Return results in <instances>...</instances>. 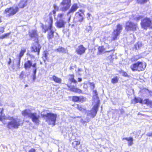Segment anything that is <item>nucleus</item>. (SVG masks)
Here are the masks:
<instances>
[{"label":"nucleus","instance_id":"1","mask_svg":"<svg viewBox=\"0 0 152 152\" xmlns=\"http://www.w3.org/2000/svg\"><path fill=\"white\" fill-rule=\"evenodd\" d=\"M93 104L94 105L93 108L90 111H86L81 105H77V109L80 111L87 113V116L94 118L96 115L98 110L99 100L97 91L96 90L93 91Z\"/></svg>","mask_w":152,"mask_h":152},{"label":"nucleus","instance_id":"2","mask_svg":"<svg viewBox=\"0 0 152 152\" xmlns=\"http://www.w3.org/2000/svg\"><path fill=\"white\" fill-rule=\"evenodd\" d=\"M22 115L24 116H27L31 118L32 121L36 124H38L40 121L39 119L40 117L39 115L36 113H32L30 110L29 109L25 110L22 112Z\"/></svg>","mask_w":152,"mask_h":152},{"label":"nucleus","instance_id":"3","mask_svg":"<svg viewBox=\"0 0 152 152\" xmlns=\"http://www.w3.org/2000/svg\"><path fill=\"white\" fill-rule=\"evenodd\" d=\"M42 117L44 118L46 121L49 124L54 126L55 125L57 115L52 113H47L46 114H41Z\"/></svg>","mask_w":152,"mask_h":152},{"label":"nucleus","instance_id":"4","mask_svg":"<svg viewBox=\"0 0 152 152\" xmlns=\"http://www.w3.org/2000/svg\"><path fill=\"white\" fill-rule=\"evenodd\" d=\"M146 64L141 62L138 61L137 63L132 64L130 68L133 71L140 72L144 70L146 66Z\"/></svg>","mask_w":152,"mask_h":152},{"label":"nucleus","instance_id":"5","mask_svg":"<svg viewBox=\"0 0 152 152\" xmlns=\"http://www.w3.org/2000/svg\"><path fill=\"white\" fill-rule=\"evenodd\" d=\"M7 119L10 120L7 125L8 128L10 129H17L20 125V121L18 119H14L13 117H8Z\"/></svg>","mask_w":152,"mask_h":152},{"label":"nucleus","instance_id":"6","mask_svg":"<svg viewBox=\"0 0 152 152\" xmlns=\"http://www.w3.org/2000/svg\"><path fill=\"white\" fill-rule=\"evenodd\" d=\"M49 20H48L47 21L49 23V26L48 28V31L50 32L48 34V38L49 40L52 39L53 37V33L54 32L52 31V25L53 22V17L52 14H49L48 16Z\"/></svg>","mask_w":152,"mask_h":152},{"label":"nucleus","instance_id":"7","mask_svg":"<svg viewBox=\"0 0 152 152\" xmlns=\"http://www.w3.org/2000/svg\"><path fill=\"white\" fill-rule=\"evenodd\" d=\"M141 25L142 28L146 29L147 27L152 28V17H146L141 20Z\"/></svg>","mask_w":152,"mask_h":152},{"label":"nucleus","instance_id":"8","mask_svg":"<svg viewBox=\"0 0 152 152\" xmlns=\"http://www.w3.org/2000/svg\"><path fill=\"white\" fill-rule=\"evenodd\" d=\"M122 30V25L120 24H118L117 26L116 29L114 30L113 33L112 37V40H115L117 39L118 36L120 34Z\"/></svg>","mask_w":152,"mask_h":152},{"label":"nucleus","instance_id":"9","mask_svg":"<svg viewBox=\"0 0 152 152\" xmlns=\"http://www.w3.org/2000/svg\"><path fill=\"white\" fill-rule=\"evenodd\" d=\"M18 11V8L17 7H14L5 9L4 12L9 16L13 15Z\"/></svg>","mask_w":152,"mask_h":152},{"label":"nucleus","instance_id":"10","mask_svg":"<svg viewBox=\"0 0 152 152\" xmlns=\"http://www.w3.org/2000/svg\"><path fill=\"white\" fill-rule=\"evenodd\" d=\"M137 28V25L136 23L130 21H128L126 23L125 28L127 31H135Z\"/></svg>","mask_w":152,"mask_h":152},{"label":"nucleus","instance_id":"11","mask_svg":"<svg viewBox=\"0 0 152 152\" xmlns=\"http://www.w3.org/2000/svg\"><path fill=\"white\" fill-rule=\"evenodd\" d=\"M35 42L32 45L31 50L34 52H37V54L38 55L41 48V46L39 44L38 40L35 41Z\"/></svg>","mask_w":152,"mask_h":152},{"label":"nucleus","instance_id":"12","mask_svg":"<svg viewBox=\"0 0 152 152\" xmlns=\"http://www.w3.org/2000/svg\"><path fill=\"white\" fill-rule=\"evenodd\" d=\"M29 35L31 39L35 41L38 40V34L35 30L30 31L29 32Z\"/></svg>","mask_w":152,"mask_h":152},{"label":"nucleus","instance_id":"13","mask_svg":"<svg viewBox=\"0 0 152 152\" xmlns=\"http://www.w3.org/2000/svg\"><path fill=\"white\" fill-rule=\"evenodd\" d=\"M86 50L83 45H80L76 48V52L78 54L82 55L85 53Z\"/></svg>","mask_w":152,"mask_h":152},{"label":"nucleus","instance_id":"14","mask_svg":"<svg viewBox=\"0 0 152 152\" xmlns=\"http://www.w3.org/2000/svg\"><path fill=\"white\" fill-rule=\"evenodd\" d=\"M66 22L62 19H59L56 23V27L58 28H64Z\"/></svg>","mask_w":152,"mask_h":152},{"label":"nucleus","instance_id":"15","mask_svg":"<svg viewBox=\"0 0 152 152\" xmlns=\"http://www.w3.org/2000/svg\"><path fill=\"white\" fill-rule=\"evenodd\" d=\"M78 8V7L76 4H74L72 6L70 9L67 13L68 16H69L71 13H73Z\"/></svg>","mask_w":152,"mask_h":152},{"label":"nucleus","instance_id":"16","mask_svg":"<svg viewBox=\"0 0 152 152\" xmlns=\"http://www.w3.org/2000/svg\"><path fill=\"white\" fill-rule=\"evenodd\" d=\"M33 64L32 61L28 60L26 61L24 64V66L26 70L30 69L31 66L33 67Z\"/></svg>","mask_w":152,"mask_h":152},{"label":"nucleus","instance_id":"17","mask_svg":"<svg viewBox=\"0 0 152 152\" xmlns=\"http://www.w3.org/2000/svg\"><path fill=\"white\" fill-rule=\"evenodd\" d=\"M67 86L69 88L70 90L72 91L78 93H82V91L81 90L78 88H75L74 86H69L68 85H67Z\"/></svg>","mask_w":152,"mask_h":152},{"label":"nucleus","instance_id":"18","mask_svg":"<svg viewBox=\"0 0 152 152\" xmlns=\"http://www.w3.org/2000/svg\"><path fill=\"white\" fill-rule=\"evenodd\" d=\"M61 10L63 12H65L69 8L71 5L60 4Z\"/></svg>","mask_w":152,"mask_h":152},{"label":"nucleus","instance_id":"19","mask_svg":"<svg viewBox=\"0 0 152 152\" xmlns=\"http://www.w3.org/2000/svg\"><path fill=\"white\" fill-rule=\"evenodd\" d=\"M51 80H53L55 82L58 83H60L62 81L61 78H59L55 75H54L52 77H50Z\"/></svg>","mask_w":152,"mask_h":152},{"label":"nucleus","instance_id":"20","mask_svg":"<svg viewBox=\"0 0 152 152\" xmlns=\"http://www.w3.org/2000/svg\"><path fill=\"white\" fill-rule=\"evenodd\" d=\"M126 140L128 141V144L129 146H132L133 144V139L132 137H129L123 138L122 139L123 140Z\"/></svg>","mask_w":152,"mask_h":152},{"label":"nucleus","instance_id":"21","mask_svg":"<svg viewBox=\"0 0 152 152\" xmlns=\"http://www.w3.org/2000/svg\"><path fill=\"white\" fill-rule=\"evenodd\" d=\"M55 51L63 53H66L67 52V50L66 49L61 47H59L57 49H55Z\"/></svg>","mask_w":152,"mask_h":152},{"label":"nucleus","instance_id":"22","mask_svg":"<svg viewBox=\"0 0 152 152\" xmlns=\"http://www.w3.org/2000/svg\"><path fill=\"white\" fill-rule=\"evenodd\" d=\"M132 102L134 104H135L138 102L140 104H142L143 102L142 101V100L141 98L140 97H135L132 100Z\"/></svg>","mask_w":152,"mask_h":152},{"label":"nucleus","instance_id":"23","mask_svg":"<svg viewBox=\"0 0 152 152\" xmlns=\"http://www.w3.org/2000/svg\"><path fill=\"white\" fill-rule=\"evenodd\" d=\"M28 0H22L19 4V6L20 8H23L27 4Z\"/></svg>","mask_w":152,"mask_h":152},{"label":"nucleus","instance_id":"24","mask_svg":"<svg viewBox=\"0 0 152 152\" xmlns=\"http://www.w3.org/2000/svg\"><path fill=\"white\" fill-rule=\"evenodd\" d=\"M143 103L152 108V101H150L148 99H145L143 100Z\"/></svg>","mask_w":152,"mask_h":152},{"label":"nucleus","instance_id":"25","mask_svg":"<svg viewBox=\"0 0 152 152\" xmlns=\"http://www.w3.org/2000/svg\"><path fill=\"white\" fill-rule=\"evenodd\" d=\"M80 12H81V13H79V12H77L76 13V16H78L80 17H81V20H80V21L82 22L83 20V16L84 15L83 13L82 12L81 10H79Z\"/></svg>","mask_w":152,"mask_h":152},{"label":"nucleus","instance_id":"26","mask_svg":"<svg viewBox=\"0 0 152 152\" xmlns=\"http://www.w3.org/2000/svg\"><path fill=\"white\" fill-rule=\"evenodd\" d=\"M70 77L69 78V80L72 83H76L77 81L74 78V76L73 75H70Z\"/></svg>","mask_w":152,"mask_h":152},{"label":"nucleus","instance_id":"27","mask_svg":"<svg viewBox=\"0 0 152 152\" xmlns=\"http://www.w3.org/2000/svg\"><path fill=\"white\" fill-rule=\"evenodd\" d=\"M98 50L100 53H101L104 52H109L111 51H104L105 49L104 47L103 46L99 47L98 48Z\"/></svg>","mask_w":152,"mask_h":152},{"label":"nucleus","instance_id":"28","mask_svg":"<svg viewBox=\"0 0 152 152\" xmlns=\"http://www.w3.org/2000/svg\"><path fill=\"white\" fill-rule=\"evenodd\" d=\"M61 4L71 5V0H63L61 3Z\"/></svg>","mask_w":152,"mask_h":152},{"label":"nucleus","instance_id":"29","mask_svg":"<svg viewBox=\"0 0 152 152\" xmlns=\"http://www.w3.org/2000/svg\"><path fill=\"white\" fill-rule=\"evenodd\" d=\"M26 52V50L25 49H21L18 58H21V57L23 56L24 53Z\"/></svg>","mask_w":152,"mask_h":152},{"label":"nucleus","instance_id":"30","mask_svg":"<svg viewBox=\"0 0 152 152\" xmlns=\"http://www.w3.org/2000/svg\"><path fill=\"white\" fill-rule=\"evenodd\" d=\"M10 32L0 37V39H3L7 38L10 34Z\"/></svg>","mask_w":152,"mask_h":152},{"label":"nucleus","instance_id":"31","mask_svg":"<svg viewBox=\"0 0 152 152\" xmlns=\"http://www.w3.org/2000/svg\"><path fill=\"white\" fill-rule=\"evenodd\" d=\"M142 44L141 42H138L135 45V48L136 49H138L140 48L142 46Z\"/></svg>","mask_w":152,"mask_h":152},{"label":"nucleus","instance_id":"32","mask_svg":"<svg viewBox=\"0 0 152 152\" xmlns=\"http://www.w3.org/2000/svg\"><path fill=\"white\" fill-rule=\"evenodd\" d=\"M80 142L79 141H75L72 143L73 146L75 148L76 146L80 144Z\"/></svg>","mask_w":152,"mask_h":152},{"label":"nucleus","instance_id":"33","mask_svg":"<svg viewBox=\"0 0 152 152\" xmlns=\"http://www.w3.org/2000/svg\"><path fill=\"white\" fill-rule=\"evenodd\" d=\"M149 0H137V2L139 4H143L146 3Z\"/></svg>","mask_w":152,"mask_h":152},{"label":"nucleus","instance_id":"34","mask_svg":"<svg viewBox=\"0 0 152 152\" xmlns=\"http://www.w3.org/2000/svg\"><path fill=\"white\" fill-rule=\"evenodd\" d=\"M37 64L36 63H34L33 65V67L34 68L33 70V75H36L37 68L36 67Z\"/></svg>","mask_w":152,"mask_h":152},{"label":"nucleus","instance_id":"35","mask_svg":"<svg viewBox=\"0 0 152 152\" xmlns=\"http://www.w3.org/2000/svg\"><path fill=\"white\" fill-rule=\"evenodd\" d=\"M119 73L121 74L122 75L125 77H128V75L127 73L124 71L122 70H119Z\"/></svg>","mask_w":152,"mask_h":152},{"label":"nucleus","instance_id":"36","mask_svg":"<svg viewBox=\"0 0 152 152\" xmlns=\"http://www.w3.org/2000/svg\"><path fill=\"white\" fill-rule=\"evenodd\" d=\"M79 101L80 102H83L86 100V99L83 96H79Z\"/></svg>","mask_w":152,"mask_h":152},{"label":"nucleus","instance_id":"37","mask_svg":"<svg viewBox=\"0 0 152 152\" xmlns=\"http://www.w3.org/2000/svg\"><path fill=\"white\" fill-rule=\"evenodd\" d=\"M72 100L74 102L79 101V97L77 96H73L72 97Z\"/></svg>","mask_w":152,"mask_h":152},{"label":"nucleus","instance_id":"38","mask_svg":"<svg viewBox=\"0 0 152 152\" xmlns=\"http://www.w3.org/2000/svg\"><path fill=\"white\" fill-rule=\"evenodd\" d=\"M118 80L117 77H115L112 79L111 82L112 83H115L118 82Z\"/></svg>","mask_w":152,"mask_h":152},{"label":"nucleus","instance_id":"39","mask_svg":"<svg viewBox=\"0 0 152 152\" xmlns=\"http://www.w3.org/2000/svg\"><path fill=\"white\" fill-rule=\"evenodd\" d=\"M64 14L62 13L58 14V15L57 17L59 19H63Z\"/></svg>","mask_w":152,"mask_h":152},{"label":"nucleus","instance_id":"40","mask_svg":"<svg viewBox=\"0 0 152 152\" xmlns=\"http://www.w3.org/2000/svg\"><path fill=\"white\" fill-rule=\"evenodd\" d=\"M21 59V58H18V59L16 60L17 64V66L19 68H20V61Z\"/></svg>","mask_w":152,"mask_h":152},{"label":"nucleus","instance_id":"41","mask_svg":"<svg viewBox=\"0 0 152 152\" xmlns=\"http://www.w3.org/2000/svg\"><path fill=\"white\" fill-rule=\"evenodd\" d=\"M91 27L90 26H88L86 30V31H87L88 32H91Z\"/></svg>","mask_w":152,"mask_h":152},{"label":"nucleus","instance_id":"42","mask_svg":"<svg viewBox=\"0 0 152 152\" xmlns=\"http://www.w3.org/2000/svg\"><path fill=\"white\" fill-rule=\"evenodd\" d=\"M89 84L91 86V88L93 90H94L95 88V84L93 83H90Z\"/></svg>","mask_w":152,"mask_h":152},{"label":"nucleus","instance_id":"43","mask_svg":"<svg viewBox=\"0 0 152 152\" xmlns=\"http://www.w3.org/2000/svg\"><path fill=\"white\" fill-rule=\"evenodd\" d=\"M24 75V72L23 71H22L20 75L19 78L20 79H22Z\"/></svg>","mask_w":152,"mask_h":152},{"label":"nucleus","instance_id":"44","mask_svg":"<svg viewBox=\"0 0 152 152\" xmlns=\"http://www.w3.org/2000/svg\"><path fill=\"white\" fill-rule=\"evenodd\" d=\"M4 27H0V34L4 32Z\"/></svg>","mask_w":152,"mask_h":152},{"label":"nucleus","instance_id":"45","mask_svg":"<svg viewBox=\"0 0 152 152\" xmlns=\"http://www.w3.org/2000/svg\"><path fill=\"white\" fill-rule=\"evenodd\" d=\"M139 59V58L138 56H136L134 58H132V60L133 61H136L138 60Z\"/></svg>","mask_w":152,"mask_h":152},{"label":"nucleus","instance_id":"46","mask_svg":"<svg viewBox=\"0 0 152 152\" xmlns=\"http://www.w3.org/2000/svg\"><path fill=\"white\" fill-rule=\"evenodd\" d=\"M146 135L148 136L152 137V132L147 133L146 134Z\"/></svg>","mask_w":152,"mask_h":152},{"label":"nucleus","instance_id":"47","mask_svg":"<svg viewBox=\"0 0 152 152\" xmlns=\"http://www.w3.org/2000/svg\"><path fill=\"white\" fill-rule=\"evenodd\" d=\"M142 18L141 16H139V17L136 18V20H139Z\"/></svg>","mask_w":152,"mask_h":152},{"label":"nucleus","instance_id":"48","mask_svg":"<svg viewBox=\"0 0 152 152\" xmlns=\"http://www.w3.org/2000/svg\"><path fill=\"white\" fill-rule=\"evenodd\" d=\"M28 152H36V151L35 149L31 148L29 151Z\"/></svg>","mask_w":152,"mask_h":152},{"label":"nucleus","instance_id":"49","mask_svg":"<svg viewBox=\"0 0 152 152\" xmlns=\"http://www.w3.org/2000/svg\"><path fill=\"white\" fill-rule=\"evenodd\" d=\"M11 63V60L10 58H9V61L8 62V65H10Z\"/></svg>","mask_w":152,"mask_h":152},{"label":"nucleus","instance_id":"50","mask_svg":"<svg viewBox=\"0 0 152 152\" xmlns=\"http://www.w3.org/2000/svg\"><path fill=\"white\" fill-rule=\"evenodd\" d=\"M33 79L34 81L36 79V75H33Z\"/></svg>","mask_w":152,"mask_h":152},{"label":"nucleus","instance_id":"51","mask_svg":"<svg viewBox=\"0 0 152 152\" xmlns=\"http://www.w3.org/2000/svg\"><path fill=\"white\" fill-rule=\"evenodd\" d=\"M54 9L56 10H58V7L56 6H54Z\"/></svg>","mask_w":152,"mask_h":152},{"label":"nucleus","instance_id":"52","mask_svg":"<svg viewBox=\"0 0 152 152\" xmlns=\"http://www.w3.org/2000/svg\"><path fill=\"white\" fill-rule=\"evenodd\" d=\"M80 122L83 124H85L86 123V121H84L83 119H81L80 120Z\"/></svg>","mask_w":152,"mask_h":152},{"label":"nucleus","instance_id":"53","mask_svg":"<svg viewBox=\"0 0 152 152\" xmlns=\"http://www.w3.org/2000/svg\"><path fill=\"white\" fill-rule=\"evenodd\" d=\"M78 81L79 82H80L82 81V79L81 78H79L78 79Z\"/></svg>","mask_w":152,"mask_h":152},{"label":"nucleus","instance_id":"54","mask_svg":"<svg viewBox=\"0 0 152 152\" xmlns=\"http://www.w3.org/2000/svg\"><path fill=\"white\" fill-rule=\"evenodd\" d=\"M87 15H88V19H89V17H90V14L89 13H88Z\"/></svg>","mask_w":152,"mask_h":152},{"label":"nucleus","instance_id":"55","mask_svg":"<svg viewBox=\"0 0 152 152\" xmlns=\"http://www.w3.org/2000/svg\"><path fill=\"white\" fill-rule=\"evenodd\" d=\"M0 121H2V118L1 116H0Z\"/></svg>","mask_w":152,"mask_h":152},{"label":"nucleus","instance_id":"56","mask_svg":"<svg viewBox=\"0 0 152 152\" xmlns=\"http://www.w3.org/2000/svg\"><path fill=\"white\" fill-rule=\"evenodd\" d=\"M56 12L55 10H53V14H55V13Z\"/></svg>","mask_w":152,"mask_h":152},{"label":"nucleus","instance_id":"57","mask_svg":"<svg viewBox=\"0 0 152 152\" xmlns=\"http://www.w3.org/2000/svg\"><path fill=\"white\" fill-rule=\"evenodd\" d=\"M3 109H2L1 111V114L2 113L3 111Z\"/></svg>","mask_w":152,"mask_h":152},{"label":"nucleus","instance_id":"58","mask_svg":"<svg viewBox=\"0 0 152 152\" xmlns=\"http://www.w3.org/2000/svg\"><path fill=\"white\" fill-rule=\"evenodd\" d=\"M71 15H70V16H69V21L70 20V18H71Z\"/></svg>","mask_w":152,"mask_h":152},{"label":"nucleus","instance_id":"59","mask_svg":"<svg viewBox=\"0 0 152 152\" xmlns=\"http://www.w3.org/2000/svg\"><path fill=\"white\" fill-rule=\"evenodd\" d=\"M45 56L46 58L47 57V55L46 53H45Z\"/></svg>","mask_w":152,"mask_h":152},{"label":"nucleus","instance_id":"60","mask_svg":"<svg viewBox=\"0 0 152 152\" xmlns=\"http://www.w3.org/2000/svg\"><path fill=\"white\" fill-rule=\"evenodd\" d=\"M80 20H81V17H79V21H80Z\"/></svg>","mask_w":152,"mask_h":152},{"label":"nucleus","instance_id":"61","mask_svg":"<svg viewBox=\"0 0 152 152\" xmlns=\"http://www.w3.org/2000/svg\"><path fill=\"white\" fill-rule=\"evenodd\" d=\"M140 113H138V115H140Z\"/></svg>","mask_w":152,"mask_h":152},{"label":"nucleus","instance_id":"62","mask_svg":"<svg viewBox=\"0 0 152 152\" xmlns=\"http://www.w3.org/2000/svg\"><path fill=\"white\" fill-rule=\"evenodd\" d=\"M25 86H26V87H27V86H27V85H25Z\"/></svg>","mask_w":152,"mask_h":152},{"label":"nucleus","instance_id":"63","mask_svg":"<svg viewBox=\"0 0 152 152\" xmlns=\"http://www.w3.org/2000/svg\"><path fill=\"white\" fill-rule=\"evenodd\" d=\"M123 111H121V113H123Z\"/></svg>","mask_w":152,"mask_h":152}]
</instances>
